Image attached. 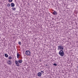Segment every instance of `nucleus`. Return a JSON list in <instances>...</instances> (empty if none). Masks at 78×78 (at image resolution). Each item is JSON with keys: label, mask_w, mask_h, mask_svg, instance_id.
<instances>
[{"label": "nucleus", "mask_w": 78, "mask_h": 78, "mask_svg": "<svg viewBox=\"0 0 78 78\" xmlns=\"http://www.w3.org/2000/svg\"><path fill=\"white\" fill-rule=\"evenodd\" d=\"M58 53L61 56H63L64 55V53L62 50H61Z\"/></svg>", "instance_id": "nucleus-1"}, {"label": "nucleus", "mask_w": 78, "mask_h": 78, "mask_svg": "<svg viewBox=\"0 0 78 78\" xmlns=\"http://www.w3.org/2000/svg\"><path fill=\"white\" fill-rule=\"evenodd\" d=\"M58 50H64V48H63V46L61 45L58 46Z\"/></svg>", "instance_id": "nucleus-2"}, {"label": "nucleus", "mask_w": 78, "mask_h": 78, "mask_svg": "<svg viewBox=\"0 0 78 78\" xmlns=\"http://www.w3.org/2000/svg\"><path fill=\"white\" fill-rule=\"evenodd\" d=\"M25 54L26 55H29L31 54V52L29 50H27L25 52Z\"/></svg>", "instance_id": "nucleus-3"}, {"label": "nucleus", "mask_w": 78, "mask_h": 78, "mask_svg": "<svg viewBox=\"0 0 78 78\" xmlns=\"http://www.w3.org/2000/svg\"><path fill=\"white\" fill-rule=\"evenodd\" d=\"M7 63L9 65H11L12 62L11 60H9V61H7Z\"/></svg>", "instance_id": "nucleus-4"}, {"label": "nucleus", "mask_w": 78, "mask_h": 78, "mask_svg": "<svg viewBox=\"0 0 78 78\" xmlns=\"http://www.w3.org/2000/svg\"><path fill=\"white\" fill-rule=\"evenodd\" d=\"M53 14L54 15H58V12H56V11H54L52 12Z\"/></svg>", "instance_id": "nucleus-5"}, {"label": "nucleus", "mask_w": 78, "mask_h": 78, "mask_svg": "<svg viewBox=\"0 0 78 78\" xmlns=\"http://www.w3.org/2000/svg\"><path fill=\"white\" fill-rule=\"evenodd\" d=\"M41 75H42V73H41L39 72L38 73V76L41 77Z\"/></svg>", "instance_id": "nucleus-6"}, {"label": "nucleus", "mask_w": 78, "mask_h": 78, "mask_svg": "<svg viewBox=\"0 0 78 78\" xmlns=\"http://www.w3.org/2000/svg\"><path fill=\"white\" fill-rule=\"evenodd\" d=\"M11 7H14L15 4L13 3H11Z\"/></svg>", "instance_id": "nucleus-7"}, {"label": "nucleus", "mask_w": 78, "mask_h": 78, "mask_svg": "<svg viewBox=\"0 0 78 78\" xmlns=\"http://www.w3.org/2000/svg\"><path fill=\"white\" fill-rule=\"evenodd\" d=\"M19 56H20V54L18 53H17V58H19Z\"/></svg>", "instance_id": "nucleus-8"}, {"label": "nucleus", "mask_w": 78, "mask_h": 78, "mask_svg": "<svg viewBox=\"0 0 78 78\" xmlns=\"http://www.w3.org/2000/svg\"><path fill=\"white\" fill-rule=\"evenodd\" d=\"M5 56L6 58H8V55L6 54H5Z\"/></svg>", "instance_id": "nucleus-9"}, {"label": "nucleus", "mask_w": 78, "mask_h": 78, "mask_svg": "<svg viewBox=\"0 0 78 78\" xmlns=\"http://www.w3.org/2000/svg\"><path fill=\"white\" fill-rule=\"evenodd\" d=\"M22 60H18V62H19V63H22Z\"/></svg>", "instance_id": "nucleus-10"}, {"label": "nucleus", "mask_w": 78, "mask_h": 78, "mask_svg": "<svg viewBox=\"0 0 78 78\" xmlns=\"http://www.w3.org/2000/svg\"><path fill=\"white\" fill-rule=\"evenodd\" d=\"M8 7H10V6H11V4H10V3H8L7 5Z\"/></svg>", "instance_id": "nucleus-11"}, {"label": "nucleus", "mask_w": 78, "mask_h": 78, "mask_svg": "<svg viewBox=\"0 0 78 78\" xmlns=\"http://www.w3.org/2000/svg\"><path fill=\"white\" fill-rule=\"evenodd\" d=\"M15 63L16 65H17V64H18V61L16 60L15 62Z\"/></svg>", "instance_id": "nucleus-12"}, {"label": "nucleus", "mask_w": 78, "mask_h": 78, "mask_svg": "<svg viewBox=\"0 0 78 78\" xmlns=\"http://www.w3.org/2000/svg\"><path fill=\"white\" fill-rule=\"evenodd\" d=\"M9 59H12V57L11 56H9V57L8 58Z\"/></svg>", "instance_id": "nucleus-13"}, {"label": "nucleus", "mask_w": 78, "mask_h": 78, "mask_svg": "<svg viewBox=\"0 0 78 78\" xmlns=\"http://www.w3.org/2000/svg\"><path fill=\"white\" fill-rule=\"evenodd\" d=\"M9 3H11L12 2V0H8Z\"/></svg>", "instance_id": "nucleus-14"}, {"label": "nucleus", "mask_w": 78, "mask_h": 78, "mask_svg": "<svg viewBox=\"0 0 78 78\" xmlns=\"http://www.w3.org/2000/svg\"><path fill=\"white\" fill-rule=\"evenodd\" d=\"M12 10L13 11H16V8H12Z\"/></svg>", "instance_id": "nucleus-15"}, {"label": "nucleus", "mask_w": 78, "mask_h": 78, "mask_svg": "<svg viewBox=\"0 0 78 78\" xmlns=\"http://www.w3.org/2000/svg\"><path fill=\"white\" fill-rule=\"evenodd\" d=\"M18 44H19V45H21V42L20 41H19V42H18Z\"/></svg>", "instance_id": "nucleus-16"}, {"label": "nucleus", "mask_w": 78, "mask_h": 78, "mask_svg": "<svg viewBox=\"0 0 78 78\" xmlns=\"http://www.w3.org/2000/svg\"><path fill=\"white\" fill-rule=\"evenodd\" d=\"M53 66H57V65L56 63H54L53 64Z\"/></svg>", "instance_id": "nucleus-17"}, {"label": "nucleus", "mask_w": 78, "mask_h": 78, "mask_svg": "<svg viewBox=\"0 0 78 78\" xmlns=\"http://www.w3.org/2000/svg\"><path fill=\"white\" fill-rule=\"evenodd\" d=\"M16 66H18V67L19 66V63H18L17 65H16Z\"/></svg>", "instance_id": "nucleus-18"}, {"label": "nucleus", "mask_w": 78, "mask_h": 78, "mask_svg": "<svg viewBox=\"0 0 78 78\" xmlns=\"http://www.w3.org/2000/svg\"><path fill=\"white\" fill-rule=\"evenodd\" d=\"M41 73H44V71H41Z\"/></svg>", "instance_id": "nucleus-19"}]
</instances>
